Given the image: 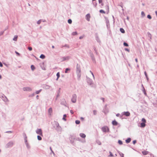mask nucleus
<instances>
[{
	"mask_svg": "<svg viewBox=\"0 0 157 157\" xmlns=\"http://www.w3.org/2000/svg\"><path fill=\"white\" fill-rule=\"evenodd\" d=\"M77 34V33L76 32H73L72 33V34L73 35H75Z\"/></svg>",
	"mask_w": 157,
	"mask_h": 157,
	"instance_id": "50",
	"label": "nucleus"
},
{
	"mask_svg": "<svg viewBox=\"0 0 157 157\" xmlns=\"http://www.w3.org/2000/svg\"><path fill=\"white\" fill-rule=\"evenodd\" d=\"M147 17L148 19H151V16L150 15H147Z\"/></svg>",
	"mask_w": 157,
	"mask_h": 157,
	"instance_id": "49",
	"label": "nucleus"
},
{
	"mask_svg": "<svg viewBox=\"0 0 157 157\" xmlns=\"http://www.w3.org/2000/svg\"><path fill=\"white\" fill-rule=\"evenodd\" d=\"M55 125L54 126V128H58L59 126V123L57 122H55Z\"/></svg>",
	"mask_w": 157,
	"mask_h": 157,
	"instance_id": "14",
	"label": "nucleus"
},
{
	"mask_svg": "<svg viewBox=\"0 0 157 157\" xmlns=\"http://www.w3.org/2000/svg\"><path fill=\"white\" fill-rule=\"evenodd\" d=\"M120 154V156L121 157H124V154L122 153H119Z\"/></svg>",
	"mask_w": 157,
	"mask_h": 157,
	"instance_id": "53",
	"label": "nucleus"
},
{
	"mask_svg": "<svg viewBox=\"0 0 157 157\" xmlns=\"http://www.w3.org/2000/svg\"><path fill=\"white\" fill-rule=\"evenodd\" d=\"M23 136L24 137V139H25L27 138V136H26V135L25 133H23Z\"/></svg>",
	"mask_w": 157,
	"mask_h": 157,
	"instance_id": "41",
	"label": "nucleus"
},
{
	"mask_svg": "<svg viewBox=\"0 0 157 157\" xmlns=\"http://www.w3.org/2000/svg\"><path fill=\"white\" fill-rule=\"evenodd\" d=\"M35 94L34 93H33L29 95V97H33L35 95Z\"/></svg>",
	"mask_w": 157,
	"mask_h": 157,
	"instance_id": "39",
	"label": "nucleus"
},
{
	"mask_svg": "<svg viewBox=\"0 0 157 157\" xmlns=\"http://www.w3.org/2000/svg\"><path fill=\"white\" fill-rule=\"evenodd\" d=\"M25 139V144H26L27 143H27V140H26V139Z\"/></svg>",
	"mask_w": 157,
	"mask_h": 157,
	"instance_id": "63",
	"label": "nucleus"
},
{
	"mask_svg": "<svg viewBox=\"0 0 157 157\" xmlns=\"http://www.w3.org/2000/svg\"><path fill=\"white\" fill-rule=\"evenodd\" d=\"M42 90L41 89H40V90H39L36 91V94H38Z\"/></svg>",
	"mask_w": 157,
	"mask_h": 157,
	"instance_id": "33",
	"label": "nucleus"
},
{
	"mask_svg": "<svg viewBox=\"0 0 157 157\" xmlns=\"http://www.w3.org/2000/svg\"><path fill=\"white\" fill-rule=\"evenodd\" d=\"M80 136L82 138H85L86 136V135L83 133H80Z\"/></svg>",
	"mask_w": 157,
	"mask_h": 157,
	"instance_id": "18",
	"label": "nucleus"
},
{
	"mask_svg": "<svg viewBox=\"0 0 157 157\" xmlns=\"http://www.w3.org/2000/svg\"><path fill=\"white\" fill-rule=\"evenodd\" d=\"M90 15L89 14H87L86 16V20L89 21L90 20Z\"/></svg>",
	"mask_w": 157,
	"mask_h": 157,
	"instance_id": "13",
	"label": "nucleus"
},
{
	"mask_svg": "<svg viewBox=\"0 0 157 157\" xmlns=\"http://www.w3.org/2000/svg\"><path fill=\"white\" fill-rule=\"evenodd\" d=\"M37 139L39 140H42L41 137L40 136H37Z\"/></svg>",
	"mask_w": 157,
	"mask_h": 157,
	"instance_id": "30",
	"label": "nucleus"
},
{
	"mask_svg": "<svg viewBox=\"0 0 157 157\" xmlns=\"http://www.w3.org/2000/svg\"><path fill=\"white\" fill-rule=\"evenodd\" d=\"M59 96V93H58V94L56 96V100L57 99V98Z\"/></svg>",
	"mask_w": 157,
	"mask_h": 157,
	"instance_id": "62",
	"label": "nucleus"
},
{
	"mask_svg": "<svg viewBox=\"0 0 157 157\" xmlns=\"http://www.w3.org/2000/svg\"><path fill=\"white\" fill-rule=\"evenodd\" d=\"M142 86H143V92H144V94L145 95H146V94H146V91H145V89H144V87L143 86V85H142Z\"/></svg>",
	"mask_w": 157,
	"mask_h": 157,
	"instance_id": "25",
	"label": "nucleus"
},
{
	"mask_svg": "<svg viewBox=\"0 0 157 157\" xmlns=\"http://www.w3.org/2000/svg\"><path fill=\"white\" fill-rule=\"evenodd\" d=\"M118 143L120 145H122L123 144L122 141L120 140H118Z\"/></svg>",
	"mask_w": 157,
	"mask_h": 157,
	"instance_id": "28",
	"label": "nucleus"
},
{
	"mask_svg": "<svg viewBox=\"0 0 157 157\" xmlns=\"http://www.w3.org/2000/svg\"><path fill=\"white\" fill-rule=\"evenodd\" d=\"M26 146L27 148L29 149L30 147L28 143H27L26 144Z\"/></svg>",
	"mask_w": 157,
	"mask_h": 157,
	"instance_id": "44",
	"label": "nucleus"
},
{
	"mask_svg": "<svg viewBox=\"0 0 157 157\" xmlns=\"http://www.w3.org/2000/svg\"><path fill=\"white\" fill-rule=\"evenodd\" d=\"M50 86L48 85L45 84L43 86V88L45 89H48L50 88Z\"/></svg>",
	"mask_w": 157,
	"mask_h": 157,
	"instance_id": "10",
	"label": "nucleus"
},
{
	"mask_svg": "<svg viewBox=\"0 0 157 157\" xmlns=\"http://www.w3.org/2000/svg\"><path fill=\"white\" fill-rule=\"evenodd\" d=\"M76 73H81V71L80 69V66L78 64H77L76 67Z\"/></svg>",
	"mask_w": 157,
	"mask_h": 157,
	"instance_id": "6",
	"label": "nucleus"
},
{
	"mask_svg": "<svg viewBox=\"0 0 157 157\" xmlns=\"http://www.w3.org/2000/svg\"><path fill=\"white\" fill-rule=\"evenodd\" d=\"M109 156L112 157L113 156V154H112V153L111 151H109Z\"/></svg>",
	"mask_w": 157,
	"mask_h": 157,
	"instance_id": "46",
	"label": "nucleus"
},
{
	"mask_svg": "<svg viewBox=\"0 0 157 157\" xmlns=\"http://www.w3.org/2000/svg\"><path fill=\"white\" fill-rule=\"evenodd\" d=\"M52 108H50L48 110V114L50 116H51L52 113Z\"/></svg>",
	"mask_w": 157,
	"mask_h": 157,
	"instance_id": "12",
	"label": "nucleus"
},
{
	"mask_svg": "<svg viewBox=\"0 0 157 157\" xmlns=\"http://www.w3.org/2000/svg\"><path fill=\"white\" fill-rule=\"evenodd\" d=\"M41 21L40 20H39L37 21V23L38 24H39L40 23Z\"/></svg>",
	"mask_w": 157,
	"mask_h": 157,
	"instance_id": "59",
	"label": "nucleus"
},
{
	"mask_svg": "<svg viewBox=\"0 0 157 157\" xmlns=\"http://www.w3.org/2000/svg\"><path fill=\"white\" fill-rule=\"evenodd\" d=\"M66 117H67V115L66 114H64L63 116V120L65 121H66Z\"/></svg>",
	"mask_w": 157,
	"mask_h": 157,
	"instance_id": "24",
	"label": "nucleus"
},
{
	"mask_svg": "<svg viewBox=\"0 0 157 157\" xmlns=\"http://www.w3.org/2000/svg\"><path fill=\"white\" fill-rule=\"evenodd\" d=\"M40 58L42 59H44L45 58V56L44 55L41 54L40 55Z\"/></svg>",
	"mask_w": 157,
	"mask_h": 157,
	"instance_id": "21",
	"label": "nucleus"
},
{
	"mask_svg": "<svg viewBox=\"0 0 157 157\" xmlns=\"http://www.w3.org/2000/svg\"><path fill=\"white\" fill-rule=\"evenodd\" d=\"M123 45L124 46L128 47V44L124 42Z\"/></svg>",
	"mask_w": 157,
	"mask_h": 157,
	"instance_id": "34",
	"label": "nucleus"
},
{
	"mask_svg": "<svg viewBox=\"0 0 157 157\" xmlns=\"http://www.w3.org/2000/svg\"><path fill=\"white\" fill-rule=\"evenodd\" d=\"M3 66L2 64V63L0 61V67H2Z\"/></svg>",
	"mask_w": 157,
	"mask_h": 157,
	"instance_id": "58",
	"label": "nucleus"
},
{
	"mask_svg": "<svg viewBox=\"0 0 157 157\" xmlns=\"http://www.w3.org/2000/svg\"><path fill=\"white\" fill-rule=\"evenodd\" d=\"M146 126L145 123L142 122L140 123V127L141 128H144Z\"/></svg>",
	"mask_w": 157,
	"mask_h": 157,
	"instance_id": "17",
	"label": "nucleus"
},
{
	"mask_svg": "<svg viewBox=\"0 0 157 157\" xmlns=\"http://www.w3.org/2000/svg\"><path fill=\"white\" fill-rule=\"evenodd\" d=\"M56 76L58 77V78H59L60 77V73L59 72H58L56 74Z\"/></svg>",
	"mask_w": 157,
	"mask_h": 157,
	"instance_id": "40",
	"label": "nucleus"
},
{
	"mask_svg": "<svg viewBox=\"0 0 157 157\" xmlns=\"http://www.w3.org/2000/svg\"><path fill=\"white\" fill-rule=\"evenodd\" d=\"M68 22L69 24H71L72 23V20L71 19H69L68 20Z\"/></svg>",
	"mask_w": 157,
	"mask_h": 157,
	"instance_id": "42",
	"label": "nucleus"
},
{
	"mask_svg": "<svg viewBox=\"0 0 157 157\" xmlns=\"http://www.w3.org/2000/svg\"><path fill=\"white\" fill-rule=\"evenodd\" d=\"M77 74L78 76V80H79L81 76V73H77Z\"/></svg>",
	"mask_w": 157,
	"mask_h": 157,
	"instance_id": "20",
	"label": "nucleus"
},
{
	"mask_svg": "<svg viewBox=\"0 0 157 157\" xmlns=\"http://www.w3.org/2000/svg\"><path fill=\"white\" fill-rule=\"evenodd\" d=\"M64 102H66L65 101V100L64 99L63 100V101H62V102H61V104H63L64 105H65V104L64 103Z\"/></svg>",
	"mask_w": 157,
	"mask_h": 157,
	"instance_id": "51",
	"label": "nucleus"
},
{
	"mask_svg": "<svg viewBox=\"0 0 157 157\" xmlns=\"http://www.w3.org/2000/svg\"><path fill=\"white\" fill-rule=\"evenodd\" d=\"M49 148H50L51 151L52 153H53V154L54 155H55V153H54V151L52 150L51 147H50Z\"/></svg>",
	"mask_w": 157,
	"mask_h": 157,
	"instance_id": "37",
	"label": "nucleus"
},
{
	"mask_svg": "<svg viewBox=\"0 0 157 157\" xmlns=\"http://www.w3.org/2000/svg\"><path fill=\"white\" fill-rule=\"evenodd\" d=\"M141 15L143 17H144L145 16V14L144 12L142 11L141 12Z\"/></svg>",
	"mask_w": 157,
	"mask_h": 157,
	"instance_id": "43",
	"label": "nucleus"
},
{
	"mask_svg": "<svg viewBox=\"0 0 157 157\" xmlns=\"http://www.w3.org/2000/svg\"><path fill=\"white\" fill-rule=\"evenodd\" d=\"M77 95L75 94H73L71 98V101L73 103H75L76 101Z\"/></svg>",
	"mask_w": 157,
	"mask_h": 157,
	"instance_id": "3",
	"label": "nucleus"
},
{
	"mask_svg": "<svg viewBox=\"0 0 157 157\" xmlns=\"http://www.w3.org/2000/svg\"><path fill=\"white\" fill-rule=\"evenodd\" d=\"M15 53L18 56H20V54L19 53H18V52H17V51H15Z\"/></svg>",
	"mask_w": 157,
	"mask_h": 157,
	"instance_id": "52",
	"label": "nucleus"
},
{
	"mask_svg": "<svg viewBox=\"0 0 157 157\" xmlns=\"http://www.w3.org/2000/svg\"><path fill=\"white\" fill-rule=\"evenodd\" d=\"M99 12L100 13L105 14V11H104L103 10H101L99 11Z\"/></svg>",
	"mask_w": 157,
	"mask_h": 157,
	"instance_id": "32",
	"label": "nucleus"
},
{
	"mask_svg": "<svg viewBox=\"0 0 157 157\" xmlns=\"http://www.w3.org/2000/svg\"><path fill=\"white\" fill-rule=\"evenodd\" d=\"M75 122L76 124H79L80 123V121L79 120H76Z\"/></svg>",
	"mask_w": 157,
	"mask_h": 157,
	"instance_id": "38",
	"label": "nucleus"
},
{
	"mask_svg": "<svg viewBox=\"0 0 157 157\" xmlns=\"http://www.w3.org/2000/svg\"><path fill=\"white\" fill-rule=\"evenodd\" d=\"M70 113L72 114H73L74 113V112H73V111L72 110H70Z\"/></svg>",
	"mask_w": 157,
	"mask_h": 157,
	"instance_id": "64",
	"label": "nucleus"
},
{
	"mask_svg": "<svg viewBox=\"0 0 157 157\" xmlns=\"http://www.w3.org/2000/svg\"><path fill=\"white\" fill-rule=\"evenodd\" d=\"M71 58V57L69 56H66V57H63L61 58V61L63 62L66 60H69Z\"/></svg>",
	"mask_w": 157,
	"mask_h": 157,
	"instance_id": "4",
	"label": "nucleus"
},
{
	"mask_svg": "<svg viewBox=\"0 0 157 157\" xmlns=\"http://www.w3.org/2000/svg\"><path fill=\"white\" fill-rule=\"evenodd\" d=\"M4 97L3 98V100L5 101H8V99L5 96V95H4Z\"/></svg>",
	"mask_w": 157,
	"mask_h": 157,
	"instance_id": "22",
	"label": "nucleus"
},
{
	"mask_svg": "<svg viewBox=\"0 0 157 157\" xmlns=\"http://www.w3.org/2000/svg\"><path fill=\"white\" fill-rule=\"evenodd\" d=\"M148 151H142V154L144 155H147V154H148Z\"/></svg>",
	"mask_w": 157,
	"mask_h": 157,
	"instance_id": "19",
	"label": "nucleus"
},
{
	"mask_svg": "<svg viewBox=\"0 0 157 157\" xmlns=\"http://www.w3.org/2000/svg\"><path fill=\"white\" fill-rule=\"evenodd\" d=\"M14 143L13 141H11L8 142L6 146V148H8L12 147Z\"/></svg>",
	"mask_w": 157,
	"mask_h": 157,
	"instance_id": "1",
	"label": "nucleus"
},
{
	"mask_svg": "<svg viewBox=\"0 0 157 157\" xmlns=\"http://www.w3.org/2000/svg\"><path fill=\"white\" fill-rule=\"evenodd\" d=\"M144 73V74H145V75L146 77H147V74L146 72L145 71Z\"/></svg>",
	"mask_w": 157,
	"mask_h": 157,
	"instance_id": "60",
	"label": "nucleus"
},
{
	"mask_svg": "<svg viewBox=\"0 0 157 157\" xmlns=\"http://www.w3.org/2000/svg\"><path fill=\"white\" fill-rule=\"evenodd\" d=\"M70 70V69H69L68 68H66L65 69V73H68V71Z\"/></svg>",
	"mask_w": 157,
	"mask_h": 157,
	"instance_id": "31",
	"label": "nucleus"
},
{
	"mask_svg": "<svg viewBox=\"0 0 157 157\" xmlns=\"http://www.w3.org/2000/svg\"><path fill=\"white\" fill-rule=\"evenodd\" d=\"M101 130L103 132H109V129L108 127L105 126L101 128Z\"/></svg>",
	"mask_w": 157,
	"mask_h": 157,
	"instance_id": "2",
	"label": "nucleus"
},
{
	"mask_svg": "<svg viewBox=\"0 0 157 157\" xmlns=\"http://www.w3.org/2000/svg\"><path fill=\"white\" fill-rule=\"evenodd\" d=\"M99 3H101V5L103 6L104 4L102 2V0H98Z\"/></svg>",
	"mask_w": 157,
	"mask_h": 157,
	"instance_id": "29",
	"label": "nucleus"
},
{
	"mask_svg": "<svg viewBox=\"0 0 157 157\" xmlns=\"http://www.w3.org/2000/svg\"><path fill=\"white\" fill-rule=\"evenodd\" d=\"M90 56L91 58V59H92V61L94 62H95V58L94 55V54L92 53H91L90 54Z\"/></svg>",
	"mask_w": 157,
	"mask_h": 157,
	"instance_id": "11",
	"label": "nucleus"
},
{
	"mask_svg": "<svg viewBox=\"0 0 157 157\" xmlns=\"http://www.w3.org/2000/svg\"><path fill=\"white\" fill-rule=\"evenodd\" d=\"M123 115H125L126 117H129L130 116V114L128 111L124 112L122 113Z\"/></svg>",
	"mask_w": 157,
	"mask_h": 157,
	"instance_id": "8",
	"label": "nucleus"
},
{
	"mask_svg": "<svg viewBox=\"0 0 157 157\" xmlns=\"http://www.w3.org/2000/svg\"><path fill=\"white\" fill-rule=\"evenodd\" d=\"M63 47H66V48H69V46L67 45V44H65L64 45H63V46H62V48H63Z\"/></svg>",
	"mask_w": 157,
	"mask_h": 157,
	"instance_id": "27",
	"label": "nucleus"
},
{
	"mask_svg": "<svg viewBox=\"0 0 157 157\" xmlns=\"http://www.w3.org/2000/svg\"><path fill=\"white\" fill-rule=\"evenodd\" d=\"M142 122H144V123H145L146 122V120L144 118H143L142 119Z\"/></svg>",
	"mask_w": 157,
	"mask_h": 157,
	"instance_id": "36",
	"label": "nucleus"
},
{
	"mask_svg": "<svg viewBox=\"0 0 157 157\" xmlns=\"http://www.w3.org/2000/svg\"><path fill=\"white\" fill-rule=\"evenodd\" d=\"M93 114L94 115H96L97 114V111L96 110H93Z\"/></svg>",
	"mask_w": 157,
	"mask_h": 157,
	"instance_id": "45",
	"label": "nucleus"
},
{
	"mask_svg": "<svg viewBox=\"0 0 157 157\" xmlns=\"http://www.w3.org/2000/svg\"><path fill=\"white\" fill-rule=\"evenodd\" d=\"M31 68L32 71H34L35 69V68L33 65H31Z\"/></svg>",
	"mask_w": 157,
	"mask_h": 157,
	"instance_id": "23",
	"label": "nucleus"
},
{
	"mask_svg": "<svg viewBox=\"0 0 157 157\" xmlns=\"http://www.w3.org/2000/svg\"><path fill=\"white\" fill-rule=\"evenodd\" d=\"M120 31L122 33H125L124 30L123 28H120Z\"/></svg>",
	"mask_w": 157,
	"mask_h": 157,
	"instance_id": "26",
	"label": "nucleus"
},
{
	"mask_svg": "<svg viewBox=\"0 0 157 157\" xmlns=\"http://www.w3.org/2000/svg\"><path fill=\"white\" fill-rule=\"evenodd\" d=\"M36 132L40 136H42V132L41 129L38 128L36 130Z\"/></svg>",
	"mask_w": 157,
	"mask_h": 157,
	"instance_id": "7",
	"label": "nucleus"
},
{
	"mask_svg": "<svg viewBox=\"0 0 157 157\" xmlns=\"http://www.w3.org/2000/svg\"><path fill=\"white\" fill-rule=\"evenodd\" d=\"M136 142V140H134L133 141V144H135Z\"/></svg>",
	"mask_w": 157,
	"mask_h": 157,
	"instance_id": "56",
	"label": "nucleus"
},
{
	"mask_svg": "<svg viewBox=\"0 0 157 157\" xmlns=\"http://www.w3.org/2000/svg\"><path fill=\"white\" fill-rule=\"evenodd\" d=\"M131 141V138H128L125 140V142L127 143H128L130 142Z\"/></svg>",
	"mask_w": 157,
	"mask_h": 157,
	"instance_id": "16",
	"label": "nucleus"
},
{
	"mask_svg": "<svg viewBox=\"0 0 157 157\" xmlns=\"http://www.w3.org/2000/svg\"><path fill=\"white\" fill-rule=\"evenodd\" d=\"M101 99L103 101V102H104L105 99H104V98H101Z\"/></svg>",
	"mask_w": 157,
	"mask_h": 157,
	"instance_id": "61",
	"label": "nucleus"
},
{
	"mask_svg": "<svg viewBox=\"0 0 157 157\" xmlns=\"http://www.w3.org/2000/svg\"><path fill=\"white\" fill-rule=\"evenodd\" d=\"M28 49L29 51H31L32 50V48L30 47H28Z\"/></svg>",
	"mask_w": 157,
	"mask_h": 157,
	"instance_id": "47",
	"label": "nucleus"
},
{
	"mask_svg": "<svg viewBox=\"0 0 157 157\" xmlns=\"http://www.w3.org/2000/svg\"><path fill=\"white\" fill-rule=\"evenodd\" d=\"M18 38V36H15L14 37V38L13 39H16Z\"/></svg>",
	"mask_w": 157,
	"mask_h": 157,
	"instance_id": "57",
	"label": "nucleus"
},
{
	"mask_svg": "<svg viewBox=\"0 0 157 157\" xmlns=\"http://www.w3.org/2000/svg\"><path fill=\"white\" fill-rule=\"evenodd\" d=\"M94 51H95V53L97 54H98V52H97V50H96V48L94 47Z\"/></svg>",
	"mask_w": 157,
	"mask_h": 157,
	"instance_id": "48",
	"label": "nucleus"
},
{
	"mask_svg": "<svg viewBox=\"0 0 157 157\" xmlns=\"http://www.w3.org/2000/svg\"><path fill=\"white\" fill-rule=\"evenodd\" d=\"M97 143L99 145H101V142L99 140H98L97 141Z\"/></svg>",
	"mask_w": 157,
	"mask_h": 157,
	"instance_id": "35",
	"label": "nucleus"
},
{
	"mask_svg": "<svg viewBox=\"0 0 157 157\" xmlns=\"http://www.w3.org/2000/svg\"><path fill=\"white\" fill-rule=\"evenodd\" d=\"M112 124L113 125H117L118 123L115 120L113 121L112 122Z\"/></svg>",
	"mask_w": 157,
	"mask_h": 157,
	"instance_id": "15",
	"label": "nucleus"
},
{
	"mask_svg": "<svg viewBox=\"0 0 157 157\" xmlns=\"http://www.w3.org/2000/svg\"><path fill=\"white\" fill-rule=\"evenodd\" d=\"M23 90L24 91H31L32 90V89L30 87H25L23 88Z\"/></svg>",
	"mask_w": 157,
	"mask_h": 157,
	"instance_id": "9",
	"label": "nucleus"
},
{
	"mask_svg": "<svg viewBox=\"0 0 157 157\" xmlns=\"http://www.w3.org/2000/svg\"><path fill=\"white\" fill-rule=\"evenodd\" d=\"M124 50L126 51H128V52H130V50H129V49L127 48H125L124 49Z\"/></svg>",
	"mask_w": 157,
	"mask_h": 157,
	"instance_id": "54",
	"label": "nucleus"
},
{
	"mask_svg": "<svg viewBox=\"0 0 157 157\" xmlns=\"http://www.w3.org/2000/svg\"><path fill=\"white\" fill-rule=\"evenodd\" d=\"M86 77V81L88 84L90 85H91L93 84V82L92 80L90 78Z\"/></svg>",
	"mask_w": 157,
	"mask_h": 157,
	"instance_id": "5",
	"label": "nucleus"
},
{
	"mask_svg": "<svg viewBox=\"0 0 157 157\" xmlns=\"http://www.w3.org/2000/svg\"><path fill=\"white\" fill-rule=\"evenodd\" d=\"M90 71L91 73V74L92 75L94 78V75L93 74V73H92V72L91 71Z\"/></svg>",
	"mask_w": 157,
	"mask_h": 157,
	"instance_id": "55",
	"label": "nucleus"
}]
</instances>
